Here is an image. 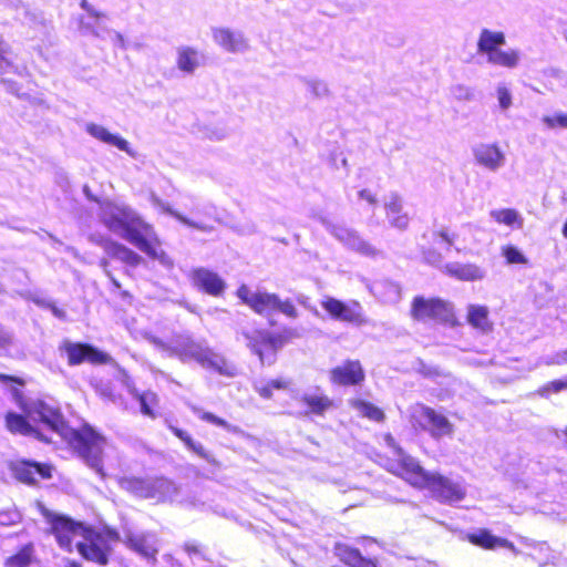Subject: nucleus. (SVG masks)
Here are the masks:
<instances>
[{
  "mask_svg": "<svg viewBox=\"0 0 567 567\" xmlns=\"http://www.w3.org/2000/svg\"><path fill=\"white\" fill-rule=\"evenodd\" d=\"M35 507L49 525V533L54 536L61 549L72 553L75 547L85 560L99 566L109 564L112 547L107 539L120 540L117 530L106 528L103 533L96 532L68 515L50 511L42 502H37Z\"/></svg>",
  "mask_w": 567,
  "mask_h": 567,
  "instance_id": "nucleus-1",
  "label": "nucleus"
},
{
  "mask_svg": "<svg viewBox=\"0 0 567 567\" xmlns=\"http://www.w3.org/2000/svg\"><path fill=\"white\" fill-rule=\"evenodd\" d=\"M70 449L91 468L103 473V449L106 439L89 423L78 429H70L62 435Z\"/></svg>",
  "mask_w": 567,
  "mask_h": 567,
  "instance_id": "nucleus-2",
  "label": "nucleus"
},
{
  "mask_svg": "<svg viewBox=\"0 0 567 567\" xmlns=\"http://www.w3.org/2000/svg\"><path fill=\"white\" fill-rule=\"evenodd\" d=\"M386 445L395 453L396 457H386L383 467L392 475L403 480L414 488L420 489L427 471H425L420 462L408 454L396 442L391 433L383 436Z\"/></svg>",
  "mask_w": 567,
  "mask_h": 567,
  "instance_id": "nucleus-3",
  "label": "nucleus"
},
{
  "mask_svg": "<svg viewBox=\"0 0 567 567\" xmlns=\"http://www.w3.org/2000/svg\"><path fill=\"white\" fill-rule=\"evenodd\" d=\"M236 296L245 306L259 316H268L279 311L290 319L298 317L293 302L290 299L281 300L276 293L266 291L254 292L247 285L243 284L237 288Z\"/></svg>",
  "mask_w": 567,
  "mask_h": 567,
  "instance_id": "nucleus-4",
  "label": "nucleus"
},
{
  "mask_svg": "<svg viewBox=\"0 0 567 567\" xmlns=\"http://www.w3.org/2000/svg\"><path fill=\"white\" fill-rule=\"evenodd\" d=\"M410 316L414 321H433L455 327L458 324L452 305L439 297L415 296L411 301Z\"/></svg>",
  "mask_w": 567,
  "mask_h": 567,
  "instance_id": "nucleus-5",
  "label": "nucleus"
},
{
  "mask_svg": "<svg viewBox=\"0 0 567 567\" xmlns=\"http://www.w3.org/2000/svg\"><path fill=\"white\" fill-rule=\"evenodd\" d=\"M297 336L296 330L291 328L284 329L280 332L264 329L256 330L254 334L247 336L248 348L259 358L262 364H272L278 351Z\"/></svg>",
  "mask_w": 567,
  "mask_h": 567,
  "instance_id": "nucleus-6",
  "label": "nucleus"
},
{
  "mask_svg": "<svg viewBox=\"0 0 567 567\" xmlns=\"http://www.w3.org/2000/svg\"><path fill=\"white\" fill-rule=\"evenodd\" d=\"M22 386H12L11 395L17 403V405L24 412V414H19L12 411H9L4 414V425L6 429L11 434H20L23 436H33L43 443H50V439L47 437L38 427L33 426L28 416L32 414V411L29 408L25 395L23 394Z\"/></svg>",
  "mask_w": 567,
  "mask_h": 567,
  "instance_id": "nucleus-7",
  "label": "nucleus"
},
{
  "mask_svg": "<svg viewBox=\"0 0 567 567\" xmlns=\"http://www.w3.org/2000/svg\"><path fill=\"white\" fill-rule=\"evenodd\" d=\"M409 421L413 429L427 431L434 439L452 435L454 431L453 424L445 415L423 403H415L411 408Z\"/></svg>",
  "mask_w": 567,
  "mask_h": 567,
  "instance_id": "nucleus-8",
  "label": "nucleus"
},
{
  "mask_svg": "<svg viewBox=\"0 0 567 567\" xmlns=\"http://www.w3.org/2000/svg\"><path fill=\"white\" fill-rule=\"evenodd\" d=\"M59 350L65 355L70 367L89 363L91 365H106L113 363V358L105 351L87 342H73L64 340Z\"/></svg>",
  "mask_w": 567,
  "mask_h": 567,
  "instance_id": "nucleus-9",
  "label": "nucleus"
},
{
  "mask_svg": "<svg viewBox=\"0 0 567 567\" xmlns=\"http://www.w3.org/2000/svg\"><path fill=\"white\" fill-rule=\"evenodd\" d=\"M123 237L145 252L147 256L155 258L157 257V248L161 245L158 237L156 236L153 227L145 223L136 214L128 220L123 227Z\"/></svg>",
  "mask_w": 567,
  "mask_h": 567,
  "instance_id": "nucleus-10",
  "label": "nucleus"
},
{
  "mask_svg": "<svg viewBox=\"0 0 567 567\" xmlns=\"http://www.w3.org/2000/svg\"><path fill=\"white\" fill-rule=\"evenodd\" d=\"M9 471L17 482L27 486H38L40 481L53 477L54 465L50 462L18 458L9 463Z\"/></svg>",
  "mask_w": 567,
  "mask_h": 567,
  "instance_id": "nucleus-11",
  "label": "nucleus"
},
{
  "mask_svg": "<svg viewBox=\"0 0 567 567\" xmlns=\"http://www.w3.org/2000/svg\"><path fill=\"white\" fill-rule=\"evenodd\" d=\"M420 489H429L440 503H455L466 496V491L460 483L433 472H427Z\"/></svg>",
  "mask_w": 567,
  "mask_h": 567,
  "instance_id": "nucleus-12",
  "label": "nucleus"
},
{
  "mask_svg": "<svg viewBox=\"0 0 567 567\" xmlns=\"http://www.w3.org/2000/svg\"><path fill=\"white\" fill-rule=\"evenodd\" d=\"M321 307L334 320L358 327L368 322L362 311V307L358 301L346 303L333 297H326L321 301Z\"/></svg>",
  "mask_w": 567,
  "mask_h": 567,
  "instance_id": "nucleus-13",
  "label": "nucleus"
},
{
  "mask_svg": "<svg viewBox=\"0 0 567 567\" xmlns=\"http://www.w3.org/2000/svg\"><path fill=\"white\" fill-rule=\"evenodd\" d=\"M329 381L336 386H361L365 381V370L359 359H346L329 370Z\"/></svg>",
  "mask_w": 567,
  "mask_h": 567,
  "instance_id": "nucleus-14",
  "label": "nucleus"
},
{
  "mask_svg": "<svg viewBox=\"0 0 567 567\" xmlns=\"http://www.w3.org/2000/svg\"><path fill=\"white\" fill-rule=\"evenodd\" d=\"M190 355L203 368L213 370L223 377L234 378L238 374V369L234 363L209 348H199Z\"/></svg>",
  "mask_w": 567,
  "mask_h": 567,
  "instance_id": "nucleus-15",
  "label": "nucleus"
},
{
  "mask_svg": "<svg viewBox=\"0 0 567 567\" xmlns=\"http://www.w3.org/2000/svg\"><path fill=\"white\" fill-rule=\"evenodd\" d=\"M30 410L38 416L39 421L45 424L51 431L64 435V432L68 430V422L60 409L49 405L43 400H37Z\"/></svg>",
  "mask_w": 567,
  "mask_h": 567,
  "instance_id": "nucleus-16",
  "label": "nucleus"
},
{
  "mask_svg": "<svg viewBox=\"0 0 567 567\" xmlns=\"http://www.w3.org/2000/svg\"><path fill=\"white\" fill-rule=\"evenodd\" d=\"M193 285L200 291L213 296V297H220L223 296L226 284L225 281L218 276V274L206 269V268H198L192 271L190 275Z\"/></svg>",
  "mask_w": 567,
  "mask_h": 567,
  "instance_id": "nucleus-17",
  "label": "nucleus"
},
{
  "mask_svg": "<svg viewBox=\"0 0 567 567\" xmlns=\"http://www.w3.org/2000/svg\"><path fill=\"white\" fill-rule=\"evenodd\" d=\"M465 539L473 546L480 547L485 550H494L496 548H506L515 554H518V549L513 542L507 538L497 537L492 534L487 528H481L476 532L468 533L465 535Z\"/></svg>",
  "mask_w": 567,
  "mask_h": 567,
  "instance_id": "nucleus-18",
  "label": "nucleus"
},
{
  "mask_svg": "<svg viewBox=\"0 0 567 567\" xmlns=\"http://www.w3.org/2000/svg\"><path fill=\"white\" fill-rule=\"evenodd\" d=\"M134 212L126 206H117L111 203L101 208V220L111 230L123 229L134 216Z\"/></svg>",
  "mask_w": 567,
  "mask_h": 567,
  "instance_id": "nucleus-19",
  "label": "nucleus"
},
{
  "mask_svg": "<svg viewBox=\"0 0 567 567\" xmlns=\"http://www.w3.org/2000/svg\"><path fill=\"white\" fill-rule=\"evenodd\" d=\"M299 401L305 406V416H324L334 406L333 400L326 394L306 393Z\"/></svg>",
  "mask_w": 567,
  "mask_h": 567,
  "instance_id": "nucleus-20",
  "label": "nucleus"
},
{
  "mask_svg": "<svg viewBox=\"0 0 567 567\" xmlns=\"http://www.w3.org/2000/svg\"><path fill=\"white\" fill-rule=\"evenodd\" d=\"M168 429L177 439H179L185 444V446L189 451H192L198 457L205 460L213 466L220 465L219 461L209 452H207L200 443L196 442L188 432L174 425H169Z\"/></svg>",
  "mask_w": 567,
  "mask_h": 567,
  "instance_id": "nucleus-21",
  "label": "nucleus"
},
{
  "mask_svg": "<svg viewBox=\"0 0 567 567\" xmlns=\"http://www.w3.org/2000/svg\"><path fill=\"white\" fill-rule=\"evenodd\" d=\"M473 153L480 165L492 171L498 168L504 159L503 153L495 144H480Z\"/></svg>",
  "mask_w": 567,
  "mask_h": 567,
  "instance_id": "nucleus-22",
  "label": "nucleus"
},
{
  "mask_svg": "<svg viewBox=\"0 0 567 567\" xmlns=\"http://www.w3.org/2000/svg\"><path fill=\"white\" fill-rule=\"evenodd\" d=\"M214 41L229 52H237L246 48V41L240 33L228 28L213 29Z\"/></svg>",
  "mask_w": 567,
  "mask_h": 567,
  "instance_id": "nucleus-23",
  "label": "nucleus"
},
{
  "mask_svg": "<svg viewBox=\"0 0 567 567\" xmlns=\"http://www.w3.org/2000/svg\"><path fill=\"white\" fill-rule=\"evenodd\" d=\"M103 249L110 258L118 259L130 266L135 267L142 262L140 255L117 241L105 240L103 243Z\"/></svg>",
  "mask_w": 567,
  "mask_h": 567,
  "instance_id": "nucleus-24",
  "label": "nucleus"
},
{
  "mask_svg": "<svg viewBox=\"0 0 567 567\" xmlns=\"http://www.w3.org/2000/svg\"><path fill=\"white\" fill-rule=\"evenodd\" d=\"M385 214L391 225L399 229H406L409 226V216L403 212L402 198L393 194L385 204Z\"/></svg>",
  "mask_w": 567,
  "mask_h": 567,
  "instance_id": "nucleus-25",
  "label": "nucleus"
},
{
  "mask_svg": "<svg viewBox=\"0 0 567 567\" xmlns=\"http://www.w3.org/2000/svg\"><path fill=\"white\" fill-rule=\"evenodd\" d=\"M506 38L502 31H491L483 29L477 40V51L485 54L486 58L494 51L499 49L501 45L505 44Z\"/></svg>",
  "mask_w": 567,
  "mask_h": 567,
  "instance_id": "nucleus-26",
  "label": "nucleus"
},
{
  "mask_svg": "<svg viewBox=\"0 0 567 567\" xmlns=\"http://www.w3.org/2000/svg\"><path fill=\"white\" fill-rule=\"evenodd\" d=\"M37 561L35 547L32 542L22 545L14 554L7 557L4 567H30Z\"/></svg>",
  "mask_w": 567,
  "mask_h": 567,
  "instance_id": "nucleus-27",
  "label": "nucleus"
},
{
  "mask_svg": "<svg viewBox=\"0 0 567 567\" xmlns=\"http://www.w3.org/2000/svg\"><path fill=\"white\" fill-rule=\"evenodd\" d=\"M444 271L449 276L462 281H475L483 278L481 269L472 264H447Z\"/></svg>",
  "mask_w": 567,
  "mask_h": 567,
  "instance_id": "nucleus-28",
  "label": "nucleus"
},
{
  "mask_svg": "<svg viewBox=\"0 0 567 567\" xmlns=\"http://www.w3.org/2000/svg\"><path fill=\"white\" fill-rule=\"evenodd\" d=\"M123 488L140 498H152L155 496V486L143 478L128 477L121 482Z\"/></svg>",
  "mask_w": 567,
  "mask_h": 567,
  "instance_id": "nucleus-29",
  "label": "nucleus"
},
{
  "mask_svg": "<svg viewBox=\"0 0 567 567\" xmlns=\"http://www.w3.org/2000/svg\"><path fill=\"white\" fill-rule=\"evenodd\" d=\"M349 405L370 421L381 423L385 420L384 411L367 400L354 398L349 401Z\"/></svg>",
  "mask_w": 567,
  "mask_h": 567,
  "instance_id": "nucleus-30",
  "label": "nucleus"
},
{
  "mask_svg": "<svg viewBox=\"0 0 567 567\" xmlns=\"http://www.w3.org/2000/svg\"><path fill=\"white\" fill-rule=\"evenodd\" d=\"M520 60V53L518 50H507L504 51L502 49H497L492 54L487 56V61L491 64L514 69L518 65Z\"/></svg>",
  "mask_w": 567,
  "mask_h": 567,
  "instance_id": "nucleus-31",
  "label": "nucleus"
},
{
  "mask_svg": "<svg viewBox=\"0 0 567 567\" xmlns=\"http://www.w3.org/2000/svg\"><path fill=\"white\" fill-rule=\"evenodd\" d=\"M333 550L338 559L349 567H357L364 558L358 548L344 544H337Z\"/></svg>",
  "mask_w": 567,
  "mask_h": 567,
  "instance_id": "nucleus-32",
  "label": "nucleus"
},
{
  "mask_svg": "<svg viewBox=\"0 0 567 567\" xmlns=\"http://www.w3.org/2000/svg\"><path fill=\"white\" fill-rule=\"evenodd\" d=\"M467 321L471 326L481 331L492 330V323L488 320V310L484 306H472L467 315Z\"/></svg>",
  "mask_w": 567,
  "mask_h": 567,
  "instance_id": "nucleus-33",
  "label": "nucleus"
},
{
  "mask_svg": "<svg viewBox=\"0 0 567 567\" xmlns=\"http://www.w3.org/2000/svg\"><path fill=\"white\" fill-rule=\"evenodd\" d=\"M91 134L99 138L100 141L114 145L121 151H127L128 150V143L126 140L118 135H114L111 132H109L105 127L102 126H92L90 128Z\"/></svg>",
  "mask_w": 567,
  "mask_h": 567,
  "instance_id": "nucleus-34",
  "label": "nucleus"
},
{
  "mask_svg": "<svg viewBox=\"0 0 567 567\" xmlns=\"http://www.w3.org/2000/svg\"><path fill=\"white\" fill-rule=\"evenodd\" d=\"M134 396L141 404V412L151 419H155L156 411L154 408H156L159 402L157 394L153 391H144L141 393L136 392Z\"/></svg>",
  "mask_w": 567,
  "mask_h": 567,
  "instance_id": "nucleus-35",
  "label": "nucleus"
},
{
  "mask_svg": "<svg viewBox=\"0 0 567 567\" xmlns=\"http://www.w3.org/2000/svg\"><path fill=\"white\" fill-rule=\"evenodd\" d=\"M178 69L184 72H193L198 65V52L189 47H184L178 51Z\"/></svg>",
  "mask_w": 567,
  "mask_h": 567,
  "instance_id": "nucleus-36",
  "label": "nucleus"
},
{
  "mask_svg": "<svg viewBox=\"0 0 567 567\" xmlns=\"http://www.w3.org/2000/svg\"><path fill=\"white\" fill-rule=\"evenodd\" d=\"M126 546L145 558H154L157 550L143 536H131L125 540Z\"/></svg>",
  "mask_w": 567,
  "mask_h": 567,
  "instance_id": "nucleus-37",
  "label": "nucleus"
},
{
  "mask_svg": "<svg viewBox=\"0 0 567 567\" xmlns=\"http://www.w3.org/2000/svg\"><path fill=\"white\" fill-rule=\"evenodd\" d=\"M291 381L285 378H277L268 381L267 383L257 386L256 392L264 400H271L274 398V390L289 389Z\"/></svg>",
  "mask_w": 567,
  "mask_h": 567,
  "instance_id": "nucleus-38",
  "label": "nucleus"
},
{
  "mask_svg": "<svg viewBox=\"0 0 567 567\" xmlns=\"http://www.w3.org/2000/svg\"><path fill=\"white\" fill-rule=\"evenodd\" d=\"M491 216L494 218L496 223L504 224L507 226L517 225L518 227H520L523 224V220L519 217L518 213L513 208L493 210L491 213Z\"/></svg>",
  "mask_w": 567,
  "mask_h": 567,
  "instance_id": "nucleus-39",
  "label": "nucleus"
},
{
  "mask_svg": "<svg viewBox=\"0 0 567 567\" xmlns=\"http://www.w3.org/2000/svg\"><path fill=\"white\" fill-rule=\"evenodd\" d=\"M502 255L506 262L509 265H525L527 264L526 257L513 245H505L502 247Z\"/></svg>",
  "mask_w": 567,
  "mask_h": 567,
  "instance_id": "nucleus-40",
  "label": "nucleus"
},
{
  "mask_svg": "<svg viewBox=\"0 0 567 567\" xmlns=\"http://www.w3.org/2000/svg\"><path fill=\"white\" fill-rule=\"evenodd\" d=\"M565 389H567V380H553L539 388L537 392L540 396L547 398L550 392L557 393Z\"/></svg>",
  "mask_w": 567,
  "mask_h": 567,
  "instance_id": "nucleus-41",
  "label": "nucleus"
},
{
  "mask_svg": "<svg viewBox=\"0 0 567 567\" xmlns=\"http://www.w3.org/2000/svg\"><path fill=\"white\" fill-rule=\"evenodd\" d=\"M544 122L550 128L565 127L567 128V114L559 113L551 116L544 117Z\"/></svg>",
  "mask_w": 567,
  "mask_h": 567,
  "instance_id": "nucleus-42",
  "label": "nucleus"
},
{
  "mask_svg": "<svg viewBox=\"0 0 567 567\" xmlns=\"http://www.w3.org/2000/svg\"><path fill=\"white\" fill-rule=\"evenodd\" d=\"M199 419H200L202 421L208 422V423L214 424V425H216V426H220V427H224V429H227V430H229V429H230V426H229V424L227 423V421H225L224 419H221V417H219V416L215 415V414H214V413H212V412H202V413L199 414Z\"/></svg>",
  "mask_w": 567,
  "mask_h": 567,
  "instance_id": "nucleus-43",
  "label": "nucleus"
},
{
  "mask_svg": "<svg viewBox=\"0 0 567 567\" xmlns=\"http://www.w3.org/2000/svg\"><path fill=\"white\" fill-rule=\"evenodd\" d=\"M435 240L444 241L449 247L454 244L456 235L447 230H437L433 234Z\"/></svg>",
  "mask_w": 567,
  "mask_h": 567,
  "instance_id": "nucleus-44",
  "label": "nucleus"
},
{
  "mask_svg": "<svg viewBox=\"0 0 567 567\" xmlns=\"http://www.w3.org/2000/svg\"><path fill=\"white\" fill-rule=\"evenodd\" d=\"M0 382L10 383V384H14L18 386L25 385V380L23 378L16 377V375H9V374H4V373H0Z\"/></svg>",
  "mask_w": 567,
  "mask_h": 567,
  "instance_id": "nucleus-45",
  "label": "nucleus"
},
{
  "mask_svg": "<svg viewBox=\"0 0 567 567\" xmlns=\"http://www.w3.org/2000/svg\"><path fill=\"white\" fill-rule=\"evenodd\" d=\"M13 343L12 334L0 327V350L9 348Z\"/></svg>",
  "mask_w": 567,
  "mask_h": 567,
  "instance_id": "nucleus-46",
  "label": "nucleus"
},
{
  "mask_svg": "<svg viewBox=\"0 0 567 567\" xmlns=\"http://www.w3.org/2000/svg\"><path fill=\"white\" fill-rule=\"evenodd\" d=\"M498 101L503 109H507L511 105L512 97L506 89L503 87L498 90Z\"/></svg>",
  "mask_w": 567,
  "mask_h": 567,
  "instance_id": "nucleus-47",
  "label": "nucleus"
},
{
  "mask_svg": "<svg viewBox=\"0 0 567 567\" xmlns=\"http://www.w3.org/2000/svg\"><path fill=\"white\" fill-rule=\"evenodd\" d=\"M359 197L363 200H365L367 203H369L370 205H375L378 203V199H377V196L375 194L370 190V189H361L359 192Z\"/></svg>",
  "mask_w": 567,
  "mask_h": 567,
  "instance_id": "nucleus-48",
  "label": "nucleus"
},
{
  "mask_svg": "<svg viewBox=\"0 0 567 567\" xmlns=\"http://www.w3.org/2000/svg\"><path fill=\"white\" fill-rule=\"evenodd\" d=\"M81 7H82L85 11H87V13H89L90 16L95 17V18L101 17V14H100L99 12L94 11V10L91 8V6L89 4V2H87L86 0H82V1H81Z\"/></svg>",
  "mask_w": 567,
  "mask_h": 567,
  "instance_id": "nucleus-49",
  "label": "nucleus"
},
{
  "mask_svg": "<svg viewBox=\"0 0 567 567\" xmlns=\"http://www.w3.org/2000/svg\"><path fill=\"white\" fill-rule=\"evenodd\" d=\"M357 567H379L374 559L364 557Z\"/></svg>",
  "mask_w": 567,
  "mask_h": 567,
  "instance_id": "nucleus-50",
  "label": "nucleus"
},
{
  "mask_svg": "<svg viewBox=\"0 0 567 567\" xmlns=\"http://www.w3.org/2000/svg\"><path fill=\"white\" fill-rule=\"evenodd\" d=\"M7 51H8V48L4 43V41L0 38V62L9 63L4 58V54L7 53Z\"/></svg>",
  "mask_w": 567,
  "mask_h": 567,
  "instance_id": "nucleus-51",
  "label": "nucleus"
},
{
  "mask_svg": "<svg viewBox=\"0 0 567 567\" xmlns=\"http://www.w3.org/2000/svg\"><path fill=\"white\" fill-rule=\"evenodd\" d=\"M65 567H82V565L78 560L69 559L65 563Z\"/></svg>",
  "mask_w": 567,
  "mask_h": 567,
  "instance_id": "nucleus-52",
  "label": "nucleus"
},
{
  "mask_svg": "<svg viewBox=\"0 0 567 567\" xmlns=\"http://www.w3.org/2000/svg\"><path fill=\"white\" fill-rule=\"evenodd\" d=\"M561 231H563L564 237L567 238V220L565 221Z\"/></svg>",
  "mask_w": 567,
  "mask_h": 567,
  "instance_id": "nucleus-53",
  "label": "nucleus"
},
{
  "mask_svg": "<svg viewBox=\"0 0 567 567\" xmlns=\"http://www.w3.org/2000/svg\"><path fill=\"white\" fill-rule=\"evenodd\" d=\"M565 433H566V435H567V426H566Z\"/></svg>",
  "mask_w": 567,
  "mask_h": 567,
  "instance_id": "nucleus-54",
  "label": "nucleus"
}]
</instances>
